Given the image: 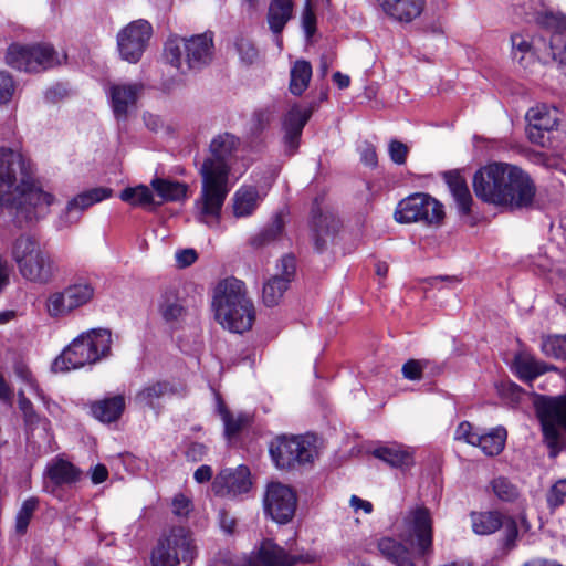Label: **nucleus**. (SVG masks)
Instances as JSON below:
<instances>
[{
    "label": "nucleus",
    "mask_w": 566,
    "mask_h": 566,
    "mask_svg": "<svg viewBox=\"0 0 566 566\" xmlns=\"http://www.w3.org/2000/svg\"><path fill=\"white\" fill-rule=\"evenodd\" d=\"M380 554L396 566H415L410 551L400 542L384 537L378 542Z\"/></svg>",
    "instance_id": "obj_28"
},
{
    "label": "nucleus",
    "mask_w": 566,
    "mask_h": 566,
    "mask_svg": "<svg viewBox=\"0 0 566 566\" xmlns=\"http://www.w3.org/2000/svg\"><path fill=\"white\" fill-rule=\"evenodd\" d=\"M252 488L251 472L247 465L222 469L213 479L211 489L216 496L234 499Z\"/></svg>",
    "instance_id": "obj_15"
},
{
    "label": "nucleus",
    "mask_w": 566,
    "mask_h": 566,
    "mask_svg": "<svg viewBox=\"0 0 566 566\" xmlns=\"http://www.w3.org/2000/svg\"><path fill=\"white\" fill-rule=\"evenodd\" d=\"M66 290L75 311L90 304L95 296L94 284L88 279L84 277L76 279L66 286Z\"/></svg>",
    "instance_id": "obj_38"
},
{
    "label": "nucleus",
    "mask_w": 566,
    "mask_h": 566,
    "mask_svg": "<svg viewBox=\"0 0 566 566\" xmlns=\"http://www.w3.org/2000/svg\"><path fill=\"white\" fill-rule=\"evenodd\" d=\"M514 367L520 379L532 381L536 377L549 370H556L553 365L536 360L533 357L517 355L514 359Z\"/></svg>",
    "instance_id": "obj_33"
},
{
    "label": "nucleus",
    "mask_w": 566,
    "mask_h": 566,
    "mask_svg": "<svg viewBox=\"0 0 566 566\" xmlns=\"http://www.w3.org/2000/svg\"><path fill=\"white\" fill-rule=\"evenodd\" d=\"M198 255L193 249H184L176 252V261L180 268L193 264Z\"/></svg>",
    "instance_id": "obj_62"
},
{
    "label": "nucleus",
    "mask_w": 566,
    "mask_h": 566,
    "mask_svg": "<svg viewBox=\"0 0 566 566\" xmlns=\"http://www.w3.org/2000/svg\"><path fill=\"white\" fill-rule=\"evenodd\" d=\"M547 447L556 450L563 431H566V396L545 398L536 406Z\"/></svg>",
    "instance_id": "obj_11"
},
{
    "label": "nucleus",
    "mask_w": 566,
    "mask_h": 566,
    "mask_svg": "<svg viewBox=\"0 0 566 566\" xmlns=\"http://www.w3.org/2000/svg\"><path fill=\"white\" fill-rule=\"evenodd\" d=\"M296 270L295 258L284 255L276 265V273L273 274L263 285L262 300L265 306L272 307L280 303L287 291Z\"/></svg>",
    "instance_id": "obj_17"
},
{
    "label": "nucleus",
    "mask_w": 566,
    "mask_h": 566,
    "mask_svg": "<svg viewBox=\"0 0 566 566\" xmlns=\"http://www.w3.org/2000/svg\"><path fill=\"white\" fill-rule=\"evenodd\" d=\"M491 489L494 495L505 502H512L518 497V489L509 479L499 476L492 480Z\"/></svg>",
    "instance_id": "obj_47"
},
{
    "label": "nucleus",
    "mask_w": 566,
    "mask_h": 566,
    "mask_svg": "<svg viewBox=\"0 0 566 566\" xmlns=\"http://www.w3.org/2000/svg\"><path fill=\"white\" fill-rule=\"evenodd\" d=\"M153 28L146 20L130 22L117 34V48L123 60L137 63L151 38Z\"/></svg>",
    "instance_id": "obj_12"
},
{
    "label": "nucleus",
    "mask_w": 566,
    "mask_h": 566,
    "mask_svg": "<svg viewBox=\"0 0 566 566\" xmlns=\"http://www.w3.org/2000/svg\"><path fill=\"white\" fill-rule=\"evenodd\" d=\"M408 155V147L401 142L391 140L389 144V156L390 159L397 164L402 165L406 163V158Z\"/></svg>",
    "instance_id": "obj_59"
},
{
    "label": "nucleus",
    "mask_w": 566,
    "mask_h": 566,
    "mask_svg": "<svg viewBox=\"0 0 566 566\" xmlns=\"http://www.w3.org/2000/svg\"><path fill=\"white\" fill-rule=\"evenodd\" d=\"M222 420L224 422V431L227 437H231L237 434L241 428L243 427L244 422H247V418L244 417H238L234 418L229 411L222 412Z\"/></svg>",
    "instance_id": "obj_58"
},
{
    "label": "nucleus",
    "mask_w": 566,
    "mask_h": 566,
    "mask_svg": "<svg viewBox=\"0 0 566 566\" xmlns=\"http://www.w3.org/2000/svg\"><path fill=\"white\" fill-rule=\"evenodd\" d=\"M54 196L35 184V166L18 147H0V206L14 211L19 222L44 218Z\"/></svg>",
    "instance_id": "obj_1"
},
{
    "label": "nucleus",
    "mask_w": 566,
    "mask_h": 566,
    "mask_svg": "<svg viewBox=\"0 0 566 566\" xmlns=\"http://www.w3.org/2000/svg\"><path fill=\"white\" fill-rule=\"evenodd\" d=\"M429 366V360L426 359H409L402 366V375L408 380H420L422 378V373Z\"/></svg>",
    "instance_id": "obj_54"
},
{
    "label": "nucleus",
    "mask_w": 566,
    "mask_h": 566,
    "mask_svg": "<svg viewBox=\"0 0 566 566\" xmlns=\"http://www.w3.org/2000/svg\"><path fill=\"white\" fill-rule=\"evenodd\" d=\"M294 3L292 0H272L268 9V23L270 30L280 35L286 23L293 15Z\"/></svg>",
    "instance_id": "obj_27"
},
{
    "label": "nucleus",
    "mask_w": 566,
    "mask_h": 566,
    "mask_svg": "<svg viewBox=\"0 0 566 566\" xmlns=\"http://www.w3.org/2000/svg\"><path fill=\"white\" fill-rule=\"evenodd\" d=\"M151 187L164 201H179L187 197L188 186L184 182L155 178Z\"/></svg>",
    "instance_id": "obj_40"
},
{
    "label": "nucleus",
    "mask_w": 566,
    "mask_h": 566,
    "mask_svg": "<svg viewBox=\"0 0 566 566\" xmlns=\"http://www.w3.org/2000/svg\"><path fill=\"white\" fill-rule=\"evenodd\" d=\"M270 454L280 469L294 468L314 461L315 446L304 437H277L270 444Z\"/></svg>",
    "instance_id": "obj_10"
},
{
    "label": "nucleus",
    "mask_w": 566,
    "mask_h": 566,
    "mask_svg": "<svg viewBox=\"0 0 566 566\" xmlns=\"http://www.w3.org/2000/svg\"><path fill=\"white\" fill-rule=\"evenodd\" d=\"M284 144L286 151L293 154L298 147L302 133H296L291 129H284Z\"/></svg>",
    "instance_id": "obj_64"
},
{
    "label": "nucleus",
    "mask_w": 566,
    "mask_h": 566,
    "mask_svg": "<svg viewBox=\"0 0 566 566\" xmlns=\"http://www.w3.org/2000/svg\"><path fill=\"white\" fill-rule=\"evenodd\" d=\"M45 310L48 315L52 318H64L75 311L66 286L61 291L49 294L45 301Z\"/></svg>",
    "instance_id": "obj_35"
},
{
    "label": "nucleus",
    "mask_w": 566,
    "mask_h": 566,
    "mask_svg": "<svg viewBox=\"0 0 566 566\" xmlns=\"http://www.w3.org/2000/svg\"><path fill=\"white\" fill-rule=\"evenodd\" d=\"M541 349L547 357L566 360V335L543 337Z\"/></svg>",
    "instance_id": "obj_43"
},
{
    "label": "nucleus",
    "mask_w": 566,
    "mask_h": 566,
    "mask_svg": "<svg viewBox=\"0 0 566 566\" xmlns=\"http://www.w3.org/2000/svg\"><path fill=\"white\" fill-rule=\"evenodd\" d=\"M240 148L241 139L237 135L219 133L211 138L198 167L201 185L192 214L196 221L211 229L220 224L222 207L231 189L230 172Z\"/></svg>",
    "instance_id": "obj_2"
},
{
    "label": "nucleus",
    "mask_w": 566,
    "mask_h": 566,
    "mask_svg": "<svg viewBox=\"0 0 566 566\" xmlns=\"http://www.w3.org/2000/svg\"><path fill=\"white\" fill-rule=\"evenodd\" d=\"M373 454L392 468H405L412 464V454L396 443L378 447L374 449Z\"/></svg>",
    "instance_id": "obj_32"
},
{
    "label": "nucleus",
    "mask_w": 566,
    "mask_h": 566,
    "mask_svg": "<svg viewBox=\"0 0 566 566\" xmlns=\"http://www.w3.org/2000/svg\"><path fill=\"white\" fill-rule=\"evenodd\" d=\"M171 506L172 513L177 516H187L192 507L191 501L184 494L176 495L172 500Z\"/></svg>",
    "instance_id": "obj_60"
},
{
    "label": "nucleus",
    "mask_w": 566,
    "mask_h": 566,
    "mask_svg": "<svg viewBox=\"0 0 566 566\" xmlns=\"http://www.w3.org/2000/svg\"><path fill=\"white\" fill-rule=\"evenodd\" d=\"M65 55L59 53L49 44L22 45L11 44L6 54L9 66L24 72H40L61 64Z\"/></svg>",
    "instance_id": "obj_8"
},
{
    "label": "nucleus",
    "mask_w": 566,
    "mask_h": 566,
    "mask_svg": "<svg viewBox=\"0 0 566 566\" xmlns=\"http://www.w3.org/2000/svg\"><path fill=\"white\" fill-rule=\"evenodd\" d=\"M504 516L497 511L472 512L470 514L472 530L478 535L493 534L503 525Z\"/></svg>",
    "instance_id": "obj_34"
},
{
    "label": "nucleus",
    "mask_w": 566,
    "mask_h": 566,
    "mask_svg": "<svg viewBox=\"0 0 566 566\" xmlns=\"http://www.w3.org/2000/svg\"><path fill=\"white\" fill-rule=\"evenodd\" d=\"M11 258L21 276L30 282L48 284L55 276V263L36 235H19L12 243Z\"/></svg>",
    "instance_id": "obj_6"
},
{
    "label": "nucleus",
    "mask_w": 566,
    "mask_h": 566,
    "mask_svg": "<svg viewBox=\"0 0 566 566\" xmlns=\"http://www.w3.org/2000/svg\"><path fill=\"white\" fill-rule=\"evenodd\" d=\"M273 117L274 113L270 108H262L255 111L252 115L250 123L251 133L254 135L262 133L270 125Z\"/></svg>",
    "instance_id": "obj_53"
},
{
    "label": "nucleus",
    "mask_w": 566,
    "mask_h": 566,
    "mask_svg": "<svg viewBox=\"0 0 566 566\" xmlns=\"http://www.w3.org/2000/svg\"><path fill=\"white\" fill-rule=\"evenodd\" d=\"M315 14L311 8V0H306L305 8L302 14V22L304 30L308 36H311L315 30Z\"/></svg>",
    "instance_id": "obj_61"
},
{
    "label": "nucleus",
    "mask_w": 566,
    "mask_h": 566,
    "mask_svg": "<svg viewBox=\"0 0 566 566\" xmlns=\"http://www.w3.org/2000/svg\"><path fill=\"white\" fill-rule=\"evenodd\" d=\"M125 409V399L123 396H114L92 405L91 410L93 416L101 422H114L123 413Z\"/></svg>",
    "instance_id": "obj_29"
},
{
    "label": "nucleus",
    "mask_w": 566,
    "mask_h": 566,
    "mask_svg": "<svg viewBox=\"0 0 566 566\" xmlns=\"http://www.w3.org/2000/svg\"><path fill=\"white\" fill-rule=\"evenodd\" d=\"M17 90V83L13 77L7 73L0 72V105L8 104Z\"/></svg>",
    "instance_id": "obj_56"
},
{
    "label": "nucleus",
    "mask_w": 566,
    "mask_h": 566,
    "mask_svg": "<svg viewBox=\"0 0 566 566\" xmlns=\"http://www.w3.org/2000/svg\"><path fill=\"white\" fill-rule=\"evenodd\" d=\"M74 342L87 356L90 365L99 361L111 353L112 333L106 328H94L77 336Z\"/></svg>",
    "instance_id": "obj_21"
},
{
    "label": "nucleus",
    "mask_w": 566,
    "mask_h": 566,
    "mask_svg": "<svg viewBox=\"0 0 566 566\" xmlns=\"http://www.w3.org/2000/svg\"><path fill=\"white\" fill-rule=\"evenodd\" d=\"M168 392V384L157 381L144 387L137 395L136 401L140 405L154 407L155 401Z\"/></svg>",
    "instance_id": "obj_45"
},
{
    "label": "nucleus",
    "mask_w": 566,
    "mask_h": 566,
    "mask_svg": "<svg viewBox=\"0 0 566 566\" xmlns=\"http://www.w3.org/2000/svg\"><path fill=\"white\" fill-rule=\"evenodd\" d=\"M266 196L265 190H260L253 185H242L233 195L232 208L235 218H247L254 213Z\"/></svg>",
    "instance_id": "obj_23"
},
{
    "label": "nucleus",
    "mask_w": 566,
    "mask_h": 566,
    "mask_svg": "<svg viewBox=\"0 0 566 566\" xmlns=\"http://www.w3.org/2000/svg\"><path fill=\"white\" fill-rule=\"evenodd\" d=\"M48 476L56 485L71 484L80 479L81 472L72 463L56 460L48 465Z\"/></svg>",
    "instance_id": "obj_37"
},
{
    "label": "nucleus",
    "mask_w": 566,
    "mask_h": 566,
    "mask_svg": "<svg viewBox=\"0 0 566 566\" xmlns=\"http://www.w3.org/2000/svg\"><path fill=\"white\" fill-rule=\"evenodd\" d=\"M14 373H15L17 377L23 384H25V386L28 387V389L30 391L34 392L40 399L44 398L42 390L40 389L33 374L31 373V370L29 369V367L27 365H24L22 363H18L14 366Z\"/></svg>",
    "instance_id": "obj_52"
},
{
    "label": "nucleus",
    "mask_w": 566,
    "mask_h": 566,
    "mask_svg": "<svg viewBox=\"0 0 566 566\" xmlns=\"http://www.w3.org/2000/svg\"><path fill=\"white\" fill-rule=\"evenodd\" d=\"M399 223L422 221L427 224H438L444 217L443 206L428 193H413L399 201L395 213Z\"/></svg>",
    "instance_id": "obj_9"
},
{
    "label": "nucleus",
    "mask_w": 566,
    "mask_h": 566,
    "mask_svg": "<svg viewBox=\"0 0 566 566\" xmlns=\"http://www.w3.org/2000/svg\"><path fill=\"white\" fill-rule=\"evenodd\" d=\"M113 190L107 187H96L90 190L83 191L77 196L73 197L66 205L64 211L61 213L57 222V228L63 229L76 223L81 213L107 198H111Z\"/></svg>",
    "instance_id": "obj_19"
},
{
    "label": "nucleus",
    "mask_w": 566,
    "mask_h": 566,
    "mask_svg": "<svg viewBox=\"0 0 566 566\" xmlns=\"http://www.w3.org/2000/svg\"><path fill=\"white\" fill-rule=\"evenodd\" d=\"M38 507H39L38 497L32 496V497H29L23 501V503L15 516L17 533L24 534L27 532L30 521H31L34 512L38 510Z\"/></svg>",
    "instance_id": "obj_44"
},
{
    "label": "nucleus",
    "mask_w": 566,
    "mask_h": 566,
    "mask_svg": "<svg viewBox=\"0 0 566 566\" xmlns=\"http://www.w3.org/2000/svg\"><path fill=\"white\" fill-rule=\"evenodd\" d=\"M90 365L87 356L78 348L77 344L73 340L52 364V370L64 373L72 369L81 368Z\"/></svg>",
    "instance_id": "obj_30"
},
{
    "label": "nucleus",
    "mask_w": 566,
    "mask_h": 566,
    "mask_svg": "<svg viewBox=\"0 0 566 566\" xmlns=\"http://www.w3.org/2000/svg\"><path fill=\"white\" fill-rule=\"evenodd\" d=\"M234 45L241 61L245 64H252L258 59V50L249 39L239 36Z\"/></svg>",
    "instance_id": "obj_55"
},
{
    "label": "nucleus",
    "mask_w": 566,
    "mask_h": 566,
    "mask_svg": "<svg viewBox=\"0 0 566 566\" xmlns=\"http://www.w3.org/2000/svg\"><path fill=\"white\" fill-rule=\"evenodd\" d=\"M312 77V65L308 61L297 60L290 70V92L301 96L308 87Z\"/></svg>",
    "instance_id": "obj_36"
},
{
    "label": "nucleus",
    "mask_w": 566,
    "mask_h": 566,
    "mask_svg": "<svg viewBox=\"0 0 566 566\" xmlns=\"http://www.w3.org/2000/svg\"><path fill=\"white\" fill-rule=\"evenodd\" d=\"M513 54L515 59L523 65L525 60L533 61L532 42L523 34L516 33L511 36Z\"/></svg>",
    "instance_id": "obj_49"
},
{
    "label": "nucleus",
    "mask_w": 566,
    "mask_h": 566,
    "mask_svg": "<svg viewBox=\"0 0 566 566\" xmlns=\"http://www.w3.org/2000/svg\"><path fill=\"white\" fill-rule=\"evenodd\" d=\"M214 56L213 34L205 32L189 38L171 35L165 43L164 57L180 74L199 72Z\"/></svg>",
    "instance_id": "obj_5"
},
{
    "label": "nucleus",
    "mask_w": 566,
    "mask_h": 566,
    "mask_svg": "<svg viewBox=\"0 0 566 566\" xmlns=\"http://www.w3.org/2000/svg\"><path fill=\"white\" fill-rule=\"evenodd\" d=\"M144 91V85L138 82L114 83L109 87L111 105L116 119H126L130 111Z\"/></svg>",
    "instance_id": "obj_20"
},
{
    "label": "nucleus",
    "mask_w": 566,
    "mask_h": 566,
    "mask_svg": "<svg viewBox=\"0 0 566 566\" xmlns=\"http://www.w3.org/2000/svg\"><path fill=\"white\" fill-rule=\"evenodd\" d=\"M284 222L282 217L276 216L272 223L261 231L258 235L252 239V244L255 247H263L275 240H277L283 232Z\"/></svg>",
    "instance_id": "obj_46"
},
{
    "label": "nucleus",
    "mask_w": 566,
    "mask_h": 566,
    "mask_svg": "<svg viewBox=\"0 0 566 566\" xmlns=\"http://www.w3.org/2000/svg\"><path fill=\"white\" fill-rule=\"evenodd\" d=\"M506 436L503 427H497L488 433L480 432L475 447H479L485 455H497L504 449Z\"/></svg>",
    "instance_id": "obj_39"
},
{
    "label": "nucleus",
    "mask_w": 566,
    "mask_h": 566,
    "mask_svg": "<svg viewBox=\"0 0 566 566\" xmlns=\"http://www.w3.org/2000/svg\"><path fill=\"white\" fill-rule=\"evenodd\" d=\"M218 517H219V525H220L221 530L226 534H229V535L233 534L235 526H237L235 518L230 516L226 510H220Z\"/></svg>",
    "instance_id": "obj_63"
},
{
    "label": "nucleus",
    "mask_w": 566,
    "mask_h": 566,
    "mask_svg": "<svg viewBox=\"0 0 566 566\" xmlns=\"http://www.w3.org/2000/svg\"><path fill=\"white\" fill-rule=\"evenodd\" d=\"M479 434L480 431L474 429L470 422L462 421L454 431V439L475 446L476 441H479Z\"/></svg>",
    "instance_id": "obj_57"
},
{
    "label": "nucleus",
    "mask_w": 566,
    "mask_h": 566,
    "mask_svg": "<svg viewBox=\"0 0 566 566\" xmlns=\"http://www.w3.org/2000/svg\"><path fill=\"white\" fill-rule=\"evenodd\" d=\"M313 113V107H301L300 105H294L287 112L283 120V129H291L296 133H302L304 126L311 118Z\"/></svg>",
    "instance_id": "obj_42"
},
{
    "label": "nucleus",
    "mask_w": 566,
    "mask_h": 566,
    "mask_svg": "<svg viewBox=\"0 0 566 566\" xmlns=\"http://www.w3.org/2000/svg\"><path fill=\"white\" fill-rule=\"evenodd\" d=\"M198 555L192 532L184 526H172L159 537L151 552L153 566H190Z\"/></svg>",
    "instance_id": "obj_7"
},
{
    "label": "nucleus",
    "mask_w": 566,
    "mask_h": 566,
    "mask_svg": "<svg viewBox=\"0 0 566 566\" xmlns=\"http://www.w3.org/2000/svg\"><path fill=\"white\" fill-rule=\"evenodd\" d=\"M558 109L546 104L530 108L526 113L528 139L542 147L551 140V134L558 126Z\"/></svg>",
    "instance_id": "obj_14"
},
{
    "label": "nucleus",
    "mask_w": 566,
    "mask_h": 566,
    "mask_svg": "<svg viewBox=\"0 0 566 566\" xmlns=\"http://www.w3.org/2000/svg\"><path fill=\"white\" fill-rule=\"evenodd\" d=\"M334 220L327 214H323L318 208L312 210V231L314 247L316 251L323 252L327 248V241L332 237V223Z\"/></svg>",
    "instance_id": "obj_31"
},
{
    "label": "nucleus",
    "mask_w": 566,
    "mask_h": 566,
    "mask_svg": "<svg viewBox=\"0 0 566 566\" xmlns=\"http://www.w3.org/2000/svg\"><path fill=\"white\" fill-rule=\"evenodd\" d=\"M212 308L219 324L232 333L249 331L255 319L254 305L247 296L245 284L234 277L226 279L216 286Z\"/></svg>",
    "instance_id": "obj_4"
},
{
    "label": "nucleus",
    "mask_w": 566,
    "mask_h": 566,
    "mask_svg": "<svg viewBox=\"0 0 566 566\" xmlns=\"http://www.w3.org/2000/svg\"><path fill=\"white\" fill-rule=\"evenodd\" d=\"M547 505L552 511L566 504V478L556 481L547 492Z\"/></svg>",
    "instance_id": "obj_50"
},
{
    "label": "nucleus",
    "mask_w": 566,
    "mask_h": 566,
    "mask_svg": "<svg viewBox=\"0 0 566 566\" xmlns=\"http://www.w3.org/2000/svg\"><path fill=\"white\" fill-rule=\"evenodd\" d=\"M501 528H503V547L507 551L513 549L518 537L516 521L511 516H504Z\"/></svg>",
    "instance_id": "obj_51"
},
{
    "label": "nucleus",
    "mask_w": 566,
    "mask_h": 566,
    "mask_svg": "<svg viewBox=\"0 0 566 566\" xmlns=\"http://www.w3.org/2000/svg\"><path fill=\"white\" fill-rule=\"evenodd\" d=\"M405 539L415 544L420 555H426L432 547V518L430 511L424 506H417L405 518Z\"/></svg>",
    "instance_id": "obj_16"
},
{
    "label": "nucleus",
    "mask_w": 566,
    "mask_h": 566,
    "mask_svg": "<svg viewBox=\"0 0 566 566\" xmlns=\"http://www.w3.org/2000/svg\"><path fill=\"white\" fill-rule=\"evenodd\" d=\"M157 311L161 319L171 326L178 325L187 315L184 300L174 290H166L160 294Z\"/></svg>",
    "instance_id": "obj_24"
},
{
    "label": "nucleus",
    "mask_w": 566,
    "mask_h": 566,
    "mask_svg": "<svg viewBox=\"0 0 566 566\" xmlns=\"http://www.w3.org/2000/svg\"><path fill=\"white\" fill-rule=\"evenodd\" d=\"M544 24L556 30L549 40L552 60L557 63L558 69L566 75V14L562 12H548L544 17Z\"/></svg>",
    "instance_id": "obj_22"
},
{
    "label": "nucleus",
    "mask_w": 566,
    "mask_h": 566,
    "mask_svg": "<svg viewBox=\"0 0 566 566\" xmlns=\"http://www.w3.org/2000/svg\"><path fill=\"white\" fill-rule=\"evenodd\" d=\"M444 179L457 203L459 212L461 214H469L471 212L473 199L465 179L457 171L447 172L444 175Z\"/></svg>",
    "instance_id": "obj_26"
},
{
    "label": "nucleus",
    "mask_w": 566,
    "mask_h": 566,
    "mask_svg": "<svg viewBox=\"0 0 566 566\" xmlns=\"http://www.w3.org/2000/svg\"><path fill=\"white\" fill-rule=\"evenodd\" d=\"M314 559V555L310 553H287L272 539H265L261 543L250 566H294L298 563H313Z\"/></svg>",
    "instance_id": "obj_18"
},
{
    "label": "nucleus",
    "mask_w": 566,
    "mask_h": 566,
    "mask_svg": "<svg viewBox=\"0 0 566 566\" xmlns=\"http://www.w3.org/2000/svg\"><path fill=\"white\" fill-rule=\"evenodd\" d=\"M384 12L399 22H411L418 18L423 8L424 0H377Z\"/></svg>",
    "instance_id": "obj_25"
},
{
    "label": "nucleus",
    "mask_w": 566,
    "mask_h": 566,
    "mask_svg": "<svg viewBox=\"0 0 566 566\" xmlns=\"http://www.w3.org/2000/svg\"><path fill=\"white\" fill-rule=\"evenodd\" d=\"M18 403L28 427L33 428L35 424H42L43 430L48 429L49 421L46 419H41L38 416L31 401L25 397L23 390H20L18 394Z\"/></svg>",
    "instance_id": "obj_48"
},
{
    "label": "nucleus",
    "mask_w": 566,
    "mask_h": 566,
    "mask_svg": "<svg viewBox=\"0 0 566 566\" xmlns=\"http://www.w3.org/2000/svg\"><path fill=\"white\" fill-rule=\"evenodd\" d=\"M119 198L132 206L147 208L154 205L153 192L147 186L144 185L125 188L120 192Z\"/></svg>",
    "instance_id": "obj_41"
},
{
    "label": "nucleus",
    "mask_w": 566,
    "mask_h": 566,
    "mask_svg": "<svg viewBox=\"0 0 566 566\" xmlns=\"http://www.w3.org/2000/svg\"><path fill=\"white\" fill-rule=\"evenodd\" d=\"M473 189L482 201L511 211L530 209L537 191L526 171L506 163L480 168L473 177Z\"/></svg>",
    "instance_id": "obj_3"
},
{
    "label": "nucleus",
    "mask_w": 566,
    "mask_h": 566,
    "mask_svg": "<svg viewBox=\"0 0 566 566\" xmlns=\"http://www.w3.org/2000/svg\"><path fill=\"white\" fill-rule=\"evenodd\" d=\"M263 502L265 513L280 524L291 521L295 513L296 495L290 486L280 482L268 484Z\"/></svg>",
    "instance_id": "obj_13"
}]
</instances>
